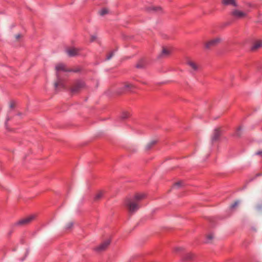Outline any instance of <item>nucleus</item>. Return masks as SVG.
Wrapping results in <instances>:
<instances>
[{"label": "nucleus", "mask_w": 262, "mask_h": 262, "mask_svg": "<svg viewBox=\"0 0 262 262\" xmlns=\"http://www.w3.org/2000/svg\"><path fill=\"white\" fill-rule=\"evenodd\" d=\"M145 198L143 193L136 194L133 198L127 199L125 203V206L130 213H134L140 208L139 202Z\"/></svg>", "instance_id": "nucleus-1"}, {"label": "nucleus", "mask_w": 262, "mask_h": 262, "mask_svg": "<svg viewBox=\"0 0 262 262\" xmlns=\"http://www.w3.org/2000/svg\"><path fill=\"white\" fill-rule=\"evenodd\" d=\"M85 86L84 82L81 80L76 81L71 88V93L73 94H77L83 89Z\"/></svg>", "instance_id": "nucleus-2"}, {"label": "nucleus", "mask_w": 262, "mask_h": 262, "mask_svg": "<svg viewBox=\"0 0 262 262\" xmlns=\"http://www.w3.org/2000/svg\"><path fill=\"white\" fill-rule=\"evenodd\" d=\"M222 39L218 37L211 39L205 43V48L209 49L212 47H215L221 42Z\"/></svg>", "instance_id": "nucleus-3"}, {"label": "nucleus", "mask_w": 262, "mask_h": 262, "mask_svg": "<svg viewBox=\"0 0 262 262\" xmlns=\"http://www.w3.org/2000/svg\"><path fill=\"white\" fill-rule=\"evenodd\" d=\"M231 15L236 19H241L247 16V13L237 9H233L231 12Z\"/></svg>", "instance_id": "nucleus-4"}, {"label": "nucleus", "mask_w": 262, "mask_h": 262, "mask_svg": "<svg viewBox=\"0 0 262 262\" xmlns=\"http://www.w3.org/2000/svg\"><path fill=\"white\" fill-rule=\"evenodd\" d=\"M111 241L110 239H107L103 242L100 245L98 246L95 248V250L101 252L106 250L110 245Z\"/></svg>", "instance_id": "nucleus-5"}, {"label": "nucleus", "mask_w": 262, "mask_h": 262, "mask_svg": "<svg viewBox=\"0 0 262 262\" xmlns=\"http://www.w3.org/2000/svg\"><path fill=\"white\" fill-rule=\"evenodd\" d=\"M221 130L220 128H215L213 130L212 135L211 137V142L212 144H213V142H216L219 140Z\"/></svg>", "instance_id": "nucleus-6"}, {"label": "nucleus", "mask_w": 262, "mask_h": 262, "mask_svg": "<svg viewBox=\"0 0 262 262\" xmlns=\"http://www.w3.org/2000/svg\"><path fill=\"white\" fill-rule=\"evenodd\" d=\"M34 218V215H31L30 216L27 217L26 218H24L21 220H20L18 222V225H26L29 224Z\"/></svg>", "instance_id": "nucleus-7"}, {"label": "nucleus", "mask_w": 262, "mask_h": 262, "mask_svg": "<svg viewBox=\"0 0 262 262\" xmlns=\"http://www.w3.org/2000/svg\"><path fill=\"white\" fill-rule=\"evenodd\" d=\"M171 51V50L170 48L163 47L162 52L159 55V57L164 58L170 55Z\"/></svg>", "instance_id": "nucleus-8"}, {"label": "nucleus", "mask_w": 262, "mask_h": 262, "mask_svg": "<svg viewBox=\"0 0 262 262\" xmlns=\"http://www.w3.org/2000/svg\"><path fill=\"white\" fill-rule=\"evenodd\" d=\"M79 50L74 48H70L67 49V54L71 57L75 56L78 54Z\"/></svg>", "instance_id": "nucleus-9"}, {"label": "nucleus", "mask_w": 262, "mask_h": 262, "mask_svg": "<svg viewBox=\"0 0 262 262\" xmlns=\"http://www.w3.org/2000/svg\"><path fill=\"white\" fill-rule=\"evenodd\" d=\"M57 81L54 83V87L56 89L59 88H64V84L62 80L60 78L59 74L57 73Z\"/></svg>", "instance_id": "nucleus-10"}, {"label": "nucleus", "mask_w": 262, "mask_h": 262, "mask_svg": "<svg viewBox=\"0 0 262 262\" xmlns=\"http://www.w3.org/2000/svg\"><path fill=\"white\" fill-rule=\"evenodd\" d=\"M187 63L194 71H198L199 69V66L192 60H188Z\"/></svg>", "instance_id": "nucleus-11"}, {"label": "nucleus", "mask_w": 262, "mask_h": 262, "mask_svg": "<svg viewBox=\"0 0 262 262\" xmlns=\"http://www.w3.org/2000/svg\"><path fill=\"white\" fill-rule=\"evenodd\" d=\"M55 69L57 72L59 71H70V70L67 69L66 66L63 63H58L55 67Z\"/></svg>", "instance_id": "nucleus-12"}, {"label": "nucleus", "mask_w": 262, "mask_h": 262, "mask_svg": "<svg viewBox=\"0 0 262 262\" xmlns=\"http://www.w3.org/2000/svg\"><path fill=\"white\" fill-rule=\"evenodd\" d=\"M262 47V40L255 41L251 47V50L253 51L256 50Z\"/></svg>", "instance_id": "nucleus-13"}, {"label": "nucleus", "mask_w": 262, "mask_h": 262, "mask_svg": "<svg viewBox=\"0 0 262 262\" xmlns=\"http://www.w3.org/2000/svg\"><path fill=\"white\" fill-rule=\"evenodd\" d=\"M147 62L145 59L140 60L136 64V67L139 69H143L146 67Z\"/></svg>", "instance_id": "nucleus-14"}, {"label": "nucleus", "mask_w": 262, "mask_h": 262, "mask_svg": "<svg viewBox=\"0 0 262 262\" xmlns=\"http://www.w3.org/2000/svg\"><path fill=\"white\" fill-rule=\"evenodd\" d=\"M222 3L224 5H232L237 6L235 0H223Z\"/></svg>", "instance_id": "nucleus-15"}, {"label": "nucleus", "mask_w": 262, "mask_h": 262, "mask_svg": "<svg viewBox=\"0 0 262 262\" xmlns=\"http://www.w3.org/2000/svg\"><path fill=\"white\" fill-rule=\"evenodd\" d=\"M123 89L126 91H130L135 88V86L129 83H125L123 86Z\"/></svg>", "instance_id": "nucleus-16"}, {"label": "nucleus", "mask_w": 262, "mask_h": 262, "mask_svg": "<svg viewBox=\"0 0 262 262\" xmlns=\"http://www.w3.org/2000/svg\"><path fill=\"white\" fill-rule=\"evenodd\" d=\"M103 194V192L102 191H101V190L98 191L96 193V194L94 197L95 200V201L99 200L101 198H102Z\"/></svg>", "instance_id": "nucleus-17"}, {"label": "nucleus", "mask_w": 262, "mask_h": 262, "mask_svg": "<svg viewBox=\"0 0 262 262\" xmlns=\"http://www.w3.org/2000/svg\"><path fill=\"white\" fill-rule=\"evenodd\" d=\"M214 238V235L212 233H209L207 235V243H212L213 239Z\"/></svg>", "instance_id": "nucleus-18"}, {"label": "nucleus", "mask_w": 262, "mask_h": 262, "mask_svg": "<svg viewBox=\"0 0 262 262\" xmlns=\"http://www.w3.org/2000/svg\"><path fill=\"white\" fill-rule=\"evenodd\" d=\"M108 13V10L107 8H103L99 12V13L101 16H104Z\"/></svg>", "instance_id": "nucleus-19"}, {"label": "nucleus", "mask_w": 262, "mask_h": 262, "mask_svg": "<svg viewBox=\"0 0 262 262\" xmlns=\"http://www.w3.org/2000/svg\"><path fill=\"white\" fill-rule=\"evenodd\" d=\"M129 113L127 112H124L122 113L121 118L122 119H125L129 117Z\"/></svg>", "instance_id": "nucleus-20"}, {"label": "nucleus", "mask_w": 262, "mask_h": 262, "mask_svg": "<svg viewBox=\"0 0 262 262\" xmlns=\"http://www.w3.org/2000/svg\"><path fill=\"white\" fill-rule=\"evenodd\" d=\"M182 184L183 183L181 181L178 182L173 185V188L178 189L182 186Z\"/></svg>", "instance_id": "nucleus-21"}, {"label": "nucleus", "mask_w": 262, "mask_h": 262, "mask_svg": "<svg viewBox=\"0 0 262 262\" xmlns=\"http://www.w3.org/2000/svg\"><path fill=\"white\" fill-rule=\"evenodd\" d=\"M193 256V254L187 253L184 257V259L186 260L191 259L192 258Z\"/></svg>", "instance_id": "nucleus-22"}, {"label": "nucleus", "mask_w": 262, "mask_h": 262, "mask_svg": "<svg viewBox=\"0 0 262 262\" xmlns=\"http://www.w3.org/2000/svg\"><path fill=\"white\" fill-rule=\"evenodd\" d=\"M239 203H240L239 201H235L233 204H232L230 205V208L231 209L235 208L239 204Z\"/></svg>", "instance_id": "nucleus-23"}, {"label": "nucleus", "mask_w": 262, "mask_h": 262, "mask_svg": "<svg viewBox=\"0 0 262 262\" xmlns=\"http://www.w3.org/2000/svg\"><path fill=\"white\" fill-rule=\"evenodd\" d=\"M156 141H150V142H149L147 145H146V148L147 149H149L151 148V147L154 145V144H155Z\"/></svg>", "instance_id": "nucleus-24"}, {"label": "nucleus", "mask_w": 262, "mask_h": 262, "mask_svg": "<svg viewBox=\"0 0 262 262\" xmlns=\"http://www.w3.org/2000/svg\"><path fill=\"white\" fill-rule=\"evenodd\" d=\"M152 9L154 11L158 13H160L162 11V8L160 7H154Z\"/></svg>", "instance_id": "nucleus-25"}, {"label": "nucleus", "mask_w": 262, "mask_h": 262, "mask_svg": "<svg viewBox=\"0 0 262 262\" xmlns=\"http://www.w3.org/2000/svg\"><path fill=\"white\" fill-rule=\"evenodd\" d=\"M73 222H70L68 223L66 225V228L67 229H71L73 227Z\"/></svg>", "instance_id": "nucleus-26"}, {"label": "nucleus", "mask_w": 262, "mask_h": 262, "mask_svg": "<svg viewBox=\"0 0 262 262\" xmlns=\"http://www.w3.org/2000/svg\"><path fill=\"white\" fill-rule=\"evenodd\" d=\"M241 129H242V128H241V127H239L237 128V130H236V133H235V135H236V136H237V137H240V136H241V133H240V131H241Z\"/></svg>", "instance_id": "nucleus-27"}, {"label": "nucleus", "mask_w": 262, "mask_h": 262, "mask_svg": "<svg viewBox=\"0 0 262 262\" xmlns=\"http://www.w3.org/2000/svg\"><path fill=\"white\" fill-rule=\"evenodd\" d=\"M15 106V103L13 101H11L9 103V107L10 108H13Z\"/></svg>", "instance_id": "nucleus-28"}, {"label": "nucleus", "mask_w": 262, "mask_h": 262, "mask_svg": "<svg viewBox=\"0 0 262 262\" xmlns=\"http://www.w3.org/2000/svg\"><path fill=\"white\" fill-rule=\"evenodd\" d=\"M96 38H97V36L96 35H92L91 37V41H95V39H96Z\"/></svg>", "instance_id": "nucleus-29"}, {"label": "nucleus", "mask_w": 262, "mask_h": 262, "mask_svg": "<svg viewBox=\"0 0 262 262\" xmlns=\"http://www.w3.org/2000/svg\"><path fill=\"white\" fill-rule=\"evenodd\" d=\"M113 55H114V53H113V52L111 53H110V54L107 56V60L110 59Z\"/></svg>", "instance_id": "nucleus-30"}, {"label": "nucleus", "mask_w": 262, "mask_h": 262, "mask_svg": "<svg viewBox=\"0 0 262 262\" xmlns=\"http://www.w3.org/2000/svg\"><path fill=\"white\" fill-rule=\"evenodd\" d=\"M21 37V35L19 34L15 35V38L16 40H18Z\"/></svg>", "instance_id": "nucleus-31"}, {"label": "nucleus", "mask_w": 262, "mask_h": 262, "mask_svg": "<svg viewBox=\"0 0 262 262\" xmlns=\"http://www.w3.org/2000/svg\"><path fill=\"white\" fill-rule=\"evenodd\" d=\"M256 154L257 155H262V150L257 151L256 153Z\"/></svg>", "instance_id": "nucleus-32"}, {"label": "nucleus", "mask_w": 262, "mask_h": 262, "mask_svg": "<svg viewBox=\"0 0 262 262\" xmlns=\"http://www.w3.org/2000/svg\"><path fill=\"white\" fill-rule=\"evenodd\" d=\"M177 250H180V248H178L177 249Z\"/></svg>", "instance_id": "nucleus-33"}]
</instances>
